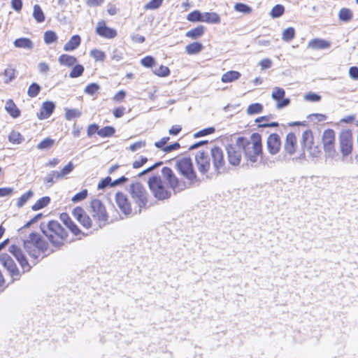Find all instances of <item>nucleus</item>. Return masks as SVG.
<instances>
[{
	"label": "nucleus",
	"instance_id": "obj_63",
	"mask_svg": "<svg viewBox=\"0 0 358 358\" xmlns=\"http://www.w3.org/2000/svg\"><path fill=\"white\" fill-rule=\"evenodd\" d=\"M349 75L353 80H358V67L352 66L349 69Z\"/></svg>",
	"mask_w": 358,
	"mask_h": 358
},
{
	"label": "nucleus",
	"instance_id": "obj_29",
	"mask_svg": "<svg viewBox=\"0 0 358 358\" xmlns=\"http://www.w3.org/2000/svg\"><path fill=\"white\" fill-rule=\"evenodd\" d=\"M58 61L61 65L71 66L77 62V59L73 56L63 54L59 56Z\"/></svg>",
	"mask_w": 358,
	"mask_h": 358
},
{
	"label": "nucleus",
	"instance_id": "obj_1",
	"mask_svg": "<svg viewBox=\"0 0 358 358\" xmlns=\"http://www.w3.org/2000/svg\"><path fill=\"white\" fill-rule=\"evenodd\" d=\"M161 173L162 176H154L148 180L149 188L157 199L164 200L171 197V189L177 193L187 187L186 183L178 179L170 168H162Z\"/></svg>",
	"mask_w": 358,
	"mask_h": 358
},
{
	"label": "nucleus",
	"instance_id": "obj_32",
	"mask_svg": "<svg viewBox=\"0 0 358 358\" xmlns=\"http://www.w3.org/2000/svg\"><path fill=\"white\" fill-rule=\"evenodd\" d=\"M353 17L352 11L346 8H343L340 10L338 13V18L341 21L347 22L352 20Z\"/></svg>",
	"mask_w": 358,
	"mask_h": 358
},
{
	"label": "nucleus",
	"instance_id": "obj_24",
	"mask_svg": "<svg viewBox=\"0 0 358 358\" xmlns=\"http://www.w3.org/2000/svg\"><path fill=\"white\" fill-rule=\"evenodd\" d=\"M5 109L13 118L18 117L20 115V110L12 99H8L6 101Z\"/></svg>",
	"mask_w": 358,
	"mask_h": 358
},
{
	"label": "nucleus",
	"instance_id": "obj_38",
	"mask_svg": "<svg viewBox=\"0 0 358 358\" xmlns=\"http://www.w3.org/2000/svg\"><path fill=\"white\" fill-rule=\"evenodd\" d=\"M285 13V7L281 4L275 5L273 7L270 12V15L272 18H278L281 17Z\"/></svg>",
	"mask_w": 358,
	"mask_h": 358
},
{
	"label": "nucleus",
	"instance_id": "obj_50",
	"mask_svg": "<svg viewBox=\"0 0 358 358\" xmlns=\"http://www.w3.org/2000/svg\"><path fill=\"white\" fill-rule=\"evenodd\" d=\"M57 40V36L55 32L52 31H48L44 34V41L45 43L50 44Z\"/></svg>",
	"mask_w": 358,
	"mask_h": 358
},
{
	"label": "nucleus",
	"instance_id": "obj_44",
	"mask_svg": "<svg viewBox=\"0 0 358 358\" xmlns=\"http://www.w3.org/2000/svg\"><path fill=\"white\" fill-rule=\"evenodd\" d=\"M263 110V106L260 103H256L250 104L247 109L248 115H254L262 113Z\"/></svg>",
	"mask_w": 358,
	"mask_h": 358
},
{
	"label": "nucleus",
	"instance_id": "obj_33",
	"mask_svg": "<svg viewBox=\"0 0 358 358\" xmlns=\"http://www.w3.org/2000/svg\"><path fill=\"white\" fill-rule=\"evenodd\" d=\"M296 31L294 27H288L282 31V39L285 42H290L294 38Z\"/></svg>",
	"mask_w": 358,
	"mask_h": 358
},
{
	"label": "nucleus",
	"instance_id": "obj_10",
	"mask_svg": "<svg viewBox=\"0 0 358 358\" xmlns=\"http://www.w3.org/2000/svg\"><path fill=\"white\" fill-rule=\"evenodd\" d=\"M131 196L140 208L145 207L148 203V193L143 186L136 182L130 186Z\"/></svg>",
	"mask_w": 358,
	"mask_h": 358
},
{
	"label": "nucleus",
	"instance_id": "obj_5",
	"mask_svg": "<svg viewBox=\"0 0 358 358\" xmlns=\"http://www.w3.org/2000/svg\"><path fill=\"white\" fill-rule=\"evenodd\" d=\"M24 248L29 256L37 259L45 249V243L36 233H31L24 240Z\"/></svg>",
	"mask_w": 358,
	"mask_h": 358
},
{
	"label": "nucleus",
	"instance_id": "obj_17",
	"mask_svg": "<svg viewBox=\"0 0 358 358\" xmlns=\"http://www.w3.org/2000/svg\"><path fill=\"white\" fill-rule=\"evenodd\" d=\"M96 33L100 36L110 39L114 38L117 34L115 29L106 26L104 20L98 22L96 28Z\"/></svg>",
	"mask_w": 358,
	"mask_h": 358
},
{
	"label": "nucleus",
	"instance_id": "obj_8",
	"mask_svg": "<svg viewBox=\"0 0 358 358\" xmlns=\"http://www.w3.org/2000/svg\"><path fill=\"white\" fill-rule=\"evenodd\" d=\"M301 144L303 147V152L307 151L312 158L319 157L320 150L317 145L314 144L313 133L310 129L304 131L301 136Z\"/></svg>",
	"mask_w": 358,
	"mask_h": 358
},
{
	"label": "nucleus",
	"instance_id": "obj_7",
	"mask_svg": "<svg viewBox=\"0 0 358 358\" xmlns=\"http://www.w3.org/2000/svg\"><path fill=\"white\" fill-rule=\"evenodd\" d=\"M322 142L325 155L327 157L334 159L338 156L335 148V131L333 129H328L323 131Z\"/></svg>",
	"mask_w": 358,
	"mask_h": 358
},
{
	"label": "nucleus",
	"instance_id": "obj_34",
	"mask_svg": "<svg viewBox=\"0 0 358 358\" xmlns=\"http://www.w3.org/2000/svg\"><path fill=\"white\" fill-rule=\"evenodd\" d=\"M33 17L38 23L45 21V15L39 5L34 6Z\"/></svg>",
	"mask_w": 358,
	"mask_h": 358
},
{
	"label": "nucleus",
	"instance_id": "obj_54",
	"mask_svg": "<svg viewBox=\"0 0 358 358\" xmlns=\"http://www.w3.org/2000/svg\"><path fill=\"white\" fill-rule=\"evenodd\" d=\"M141 64L148 68L152 67L155 64V59L151 56H146L141 60Z\"/></svg>",
	"mask_w": 358,
	"mask_h": 358
},
{
	"label": "nucleus",
	"instance_id": "obj_60",
	"mask_svg": "<svg viewBox=\"0 0 358 358\" xmlns=\"http://www.w3.org/2000/svg\"><path fill=\"white\" fill-rule=\"evenodd\" d=\"M145 145V141H137L129 146V150L132 152L136 151Z\"/></svg>",
	"mask_w": 358,
	"mask_h": 358
},
{
	"label": "nucleus",
	"instance_id": "obj_20",
	"mask_svg": "<svg viewBox=\"0 0 358 358\" xmlns=\"http://www.w3.org/2000/svg\"><path fill=\"white\" fill-rule=\"evenodd\" d=\"M115 200L117 206L125 215L130 214L131 208L127 196L122 192H117L115 195Z\"/></svg>",
	"mask_w": 358,
	"mask_h": 358
},
{
	"label": "nucleus",
	"instance_id": "obj_16",
	"mask_svg": "<svg viewBox=\"0 0 358 358\" xmlns=\"http://www.w3.org/2000/svg\"><path fill=\"white\" fill-rule=\"evenodd\" d=\"M285 94V91L284 89L279 87H275L273 89V92L271 94V97L273 100L277 101V105L276 108L278 109H280L282 108H285L287 106L289 103L290 100L289 99H283Z\"/></svg>",
	"mask_w": 358,
	"mask_h": 358
},
{
	"label": "nucleus",
	"instance_id": "obj_36",
	"mask_svg": "<svg viewBox=\"0 0 358 358\" xmlns=\"http://www.w3.org/2000/svg\"><path fill=\"white\" fill-rule=\"evenodd\" d=\"M50 202V198L49 196H44L39 199L31 207L33 210H38L46 206Z\"/></svg>",
	"mask_w": 358,
	"mask_h": 358
},
{
	"label": "nucleus",
	"instance_id": "obj_15",
	"mask_svg": "<svg viewBox=\"0 0 358 358\" xmlns=\"http://www.w3.org/2000/svg\"><path fill=\"white\" fill-rule=\"evenodd\" d=\"M9 252L16 258L24 272L29 271L31 269V266L28 263L22 250L18 246L15 245H10L9 247Z\"/></svg>",
	"mask_w": 358,
	"mask_h": 358
},
{
	"label": "nucleus",
	"instance_id": "obj_64",
	"mask_svg": "<svg viewBox=\"0 0 358 358\" xmlns=\"http://www.w3.org/2000/svg\"><path fill=\"white\" fill-rule=\"evenodd\" d=\"M111 178L110 177H106L105 179L102 180L98 185L99 189H103L106 187L109 184H111Z\"/></svg>",
	"mask_w": 358,
	"mask_h": 358
},
{
	"label": "nucleus",
	"instance_id": "obj_25",
	"mask_svg": "<svg viewBox=\"0 0 358 358\" xmlns=\"http://www.w3.org/2000/svg\"><path fill=\"white\" fill-rule=\"evenodd\" d=\"M81 38L78 35L73 36L70 40L64 45L65 51H72L76 49L80 44Z\"/></svg>",
	"mask_w": 358,
	"mask_h": 358
},
{
	"label": "nucleus",
	"instance_id": "obj_11",
	"mask_svg": "<svg viewBox=\"0 0 358 358\" xmlns=\"http://www.w3.org/2000/svg\"><path fill=\"white\" fill-rule=\"evenodd\" d=\"M210 156L215 171L217 173L224 171L225 169V160L223 150L217 146H214L210 148Z\"/></svg>",
	"mask_w": 358,
	"mask_h": 358
},
{
	"label": "nucleus",
	"instance_id": "obj_22",
	"mask_svg": "<svg viewBox=\"0 0 358 358\" xmlns=\"http://www.w3.org/2000/svg\"><path fill=\"white\" fill-rule=\"evenodd\" d=\"M331 47V43L322 38H314L308 42V48L313 50H323Z\"/></svg>",
	"mask_w": 358,
	"mask_h": 358
},
{
	"label": "nucleus",
	"instance_id": "obj_45",
	"mask_svg": "<svg viewBox=\"0 0 358 358\" xmlns=\"http://www.w3.org/2000/svg\"><path fill=\"white\" fill-rule=\"evenodd\" d=\"M234 10L237 12H240L244 14H250L252 11V9L250 6L243 3H236L234 6Z\"/></svg>",
	"mask_w": 358,
	"mask_h": 358
},
{
	"label": "nucleus",
	"instance_id": "obj_21",
	"mask_svg": "<svg viewBox=\"0 0 358 358\" xmlns=\"http://www.w3.org/2000/svg\"><path fill=\"white\" fill-rule=\"evenodd\" d=\"M169 139V137H164L160 141L155 142V145L166 153L171 152V151L176 150L180 148V144L178 143L164 146Z\"/></svg>",
	"mask_w": 358,
	"mask_h": 358
},
{
	"label": "nucleus",
	"instance_id": "obj_46",
	"mask_svg": "<svg viewBox=\"0 0 358 358\" xmlns=\"http://www.w3.org/2000/svg\"><path fill=\"white\" fill-rule=\"evenodd\" d=\"M81 116V112L78 109H66L65 113V117L68 120H71L73 118H78Z\"/></svg>",
	"mask_w": 358,
	"mask_h": 358
},
{
	"label": "nucleus",
	"instance_id": "obj_40",
	"mask_svg": "<svg viewBox=\"0 0 358 358\" xmlns=\"http://www.w3.org/2000/svg\"><path fill=\"white\" fill-rule=\"evenodd\" d=\"M33 196L34 192L31 190H29L18 199L16 203V206L18 208L22 207L27 202V201L30 199Z\"/></svg>",
	"mask_w": 358,
	"mask_h": 358
},
{
	"label": "nucleus",
	"instance_id": "obj_48",
	"mask_svg": "<svg viewBox=\"0 0 358 358\" xmlns=\"http://www.w3.org/2000/svg\"><path fill=\"white\" fill-rule=\"evenodd\" d=\"M83 71L84 67L80 64H77L71 70L69 77L72 78H78L83 73Z\"/></svg>",
	"mask_w": 358,
	"mask_h": 358
},
{
	"label": "nucleus",
	"instance_id": "obj_9",
	"mask_svg": "<svg viewBox=\"0 0 358 358\" xmlns=\"http://www.w3.org/2000/svg\"><path fill=\"white\" fill-rule=\"evenodd\" d=\"M338 141L342 157L344 158L350 155L352 153L353 147L352 131L348 129L342 130L339 134Z\"/></svg>",
	"mask_w": 358,
	"mask_h": 358
},
{
	"label": "nucleus",
	"instance_id": "obj_27",
	"mask_svg": "<svg viewBox=\"0 0 358 358\" xmlns=\"http://www.w3.org/2000/svg\"><path fill=\"white\" fill-rule=\"evenodd\" d=\"M15 47L17 48H24L31 50L34 48L33 42L27 38H20L14 41Z\"/></svg>",
	"mask_w": 358,
	"mask_h": 358
},
{
	"label": "nucleus",
	"instance_id": "obj_55",
	"mask_svg": "<svg viewBox=\"0 0 358 358\" xmlns=\"http://www.w3.org/2000/svg\"><path fill=\"white\" fill-rule=\"evenodd\" d=\"M54 178L57 180V173L55 171H51L48 173L43 179V182L45 184H49L51 186L54 182Z\"/></svg>",
	"mask_w": 358,
	"mask_h": 358
},
{
	"label": "nucleus",
	"instance_id": "obj_43",
	"mask_svg": "<svg viewBox=\"0 0 358 358\" xmlns=\"http://www.w3.org/2000/svg\"><path fill=\"white\" fill-rule=\"evenodd\" d=\"M4 83H9L15 78V70L11 67L7 68L3 71Z\"/></svg>",
	"mask_w": 358,
	"mask_h": 358
},
{
	"label": "nucleus",
	"instance_id": "obj_39",
	"mask_svg": "<svg viewBox=\"0 0 358 358\" xmlns=\"http://www.w3.org/2000/svg\"><path fill=\"white\" fill-rule=\"evenodd\" d=\"M8 141L13 144H20L24 138L20 132L12 131L8 136Z\"/></svg>",
	"mask_w": 358,
	"mask_h": 358
},
{
	"label": "nucleus",
	"instance_id": "obj_28",
	"mask_svg": "<svg viewBox=\"0 0 358 358\" xmlns=\"http://www.w3.org/2000/svg\"><path fill=\"white\" fill-rule=\"evenodd\" d=\"M204 31H205V27L202 25H199V26L188 31L185 34V36L187 37L191 38L192 39H196L203 36V34H204Z\"/></svg>",
	"mask_w": 358,
	"mask_h": 358
},
{
	"label": "nucleus",
	"instance_id": "obj_13",
	"mask_svg": "<svg viewBox=\"0 0 358 358\" xmlns=\"http://www.w3.org/2000/svg\"><path fill=\"white\" fill-rule=\"evenodd\" d=\"M242 151L241 145L238 142V139L235 144L229 145L227 147L228 161L231 165H239L242 157Z\"/></svg>",
	"mask_w": 358,
	"mask_h": 358
},
{
	"label": "nucleus",
	"instance_id": "obj_41",
	"mask_svg": "<svg viewBox=\"0 0 358 358\" xmlns=\"http://www.w3.org/2000/svg\"><path fill=\"white\" fill-rule=\"evenodd\" d=\"M187 20L193 22H203V13L199 10H194L187 15Z\"/></svg>",
	"mask_w": 358,
	"mask_h": 358
},
{
	"label": "nucleus",
	"instance_id": "obj_6",
	"mask_svg": "<svg viewBox=\"0 0 358 358\" xmlns=\"http://www.w3.org/2000/svg\"><path fill=\"white\" fill-rule=\"evenodd\" d=\"M176 168L189 182L192 183L196 180V172L194 170L193 164L190 158L182 157L177 159Z\"/></svg>",
	"mask_w": 358,
	"mask_h": 358
},
{
	"label": "nucleus",
	"instance_id": "obj_3",
	"mask_svg": "<svg viewBox=\"0 0 358 358\" xmlns=\"http://www.w3.org/2000/svg\"><path fill=\"white\" fill-rule=\"evenodd\" d=\"M238 142L241 145V148L251 166H257L262 155L261 135L258 133H253L249 138L238 137Z\"/></svg>",
	"mask_w": 358,
	"mask_h": 358
},
{
	"label": "nucleus",
	"instance_id": "obj_58",
	"mask_svg": "<svg viewBox=\"0 0 358 358\" xmlns=\"http://www.w3.org/2000/svg\"><path fill=\"white\" fill-rule=\"evenodd\" d=\"M304 99L308 101L315 102L320 101L321 96L315 93L310 92L304 96Z\"/></svg>",
	"mask_w": 358,
	"mask_h": 358
},
{
	"label": "nucleus",
	"instance_id": "obj_56",
	"mask_svg": "<svg viewBox=\"0 0 358 358\" xmlns=\"http://www.w3.org/2000/svg\"><path fill=\"white\" fill-rule=\"evenodd\" d=\"M87 196V190L83 189L81 192L77 193L72 198V201L74 203L80 201L83 199H85Z\"/></svg>",
	"mask_w": 358,
	"mask_h": 358
},
{
	"label": "nucleus",
	"instance_id": "obj_26",
	"mask_svg": "<svg viewBox=\"0 0 358 358\" xmlns=\"http://www.w3.org/2000/svg\"><path fill=\"white\" fill-rule=\"evenodd\" d=\"M220 15L215 12H206L203 13V22L210 24H219L220 22Z\"/></svg>",
	"mask_w": 358,
	"mask_h": 358
},
{
	"label": "nucleus",
	"instance_id": "obj_23",
	"mask_svg": "<svg viewBox=\"0 0 358 358\" xmlns=\"http://www.w3.org/2000/svg\"><path fill=\"white\" fill-rule=\"evenodd\" d=\"M55 106L51 101H45L43 103L41 112L38 114V117L41 120L48 118L53 113Z\"/></svg>",
	"mask_w": 358,
	"mask_h": 358
},
{
	"label": "nucleus",
	"instance_id": "obj_12",
	"mask_svg": "<svg viewBox=\"0 0 358 358\" xmlns=\"http://www.w3.org/2000/svg\"><path fill=\"white\" fill-rule=\"evenodd\" d=\"M0 262L8 271L13 280H19L20 278V272L17 268L15 262L10 256L6 253L0 255Z\"/></svg>",
	"mask_w": 358,
	"mask_h": 358
},
{
	"label": "nucleus",
	"instance_id": "obj_18",
	"mask_svg": "<svg viewBox=\"0 0 358 358\" xmlns=\"http://www.w3.org/2000/svg\"><path fill=\"white\" fill-rule=\"evenodd\" d=\"M267 150L271 155H276L280 149L281 141L278 134H270L267 138Z\"/></svg>",
	"mask_w": 358,
	"mask_h": 358
},
{
	"label": "nucleus",
	"instance_id": "obj_31",
	"mask_svg": "<svg viewBox=\"0 0 358 358\" xmlns=\"http://www.w3.org/2000/svg\"><path fill=\"white\" fill-rule=\"evenodd\" d=\"M203 49V45L199 42H194L185 47L186 52L189 55L199 53Z\"/></svg>",
	"mask_w": 358,
	"mask_h": 358
},
{
	"label": "nucleus",
	"instance_id": "obj_42",
	"mask_svg": "<svg viewBox=\"0 0 358 358\" xmlns=\"http://www.w3.org/2000/svg\"><path fill=\"white\" fill-rule=\"evenodd\" d=\"M54 144H55L54 139L47 138H45L44 140H43L41 142H40L37 145L36 148L38 150H48V149L51 148Z\"/></svg>",
	"mask_w": 358,
	"mask_h": 358
},
{
	"label": "nucleus",
	"instance_id": "obj_35",
	"mask_svg": "<svg viewBox=\"0 0 358 358\" xmlns=\"http://www.w3.org/2000/svg\"><path fill=\"white\" fill-rule=\"evenodd\" d=\"M73 164L71 162H69L60 171H56L57 180L64 178L73 171Z\"/></svg>",
	"mask_w": 358,
	"mask_h": 358
},
{
	"label": "nucleus",
	"instance_id": "obj_30",
	"mask_svg": "<svg viewBox=\"0 0 358 358\" xmlns=\"http://www.w3.org/2000/svg\"><path fill=\"white\" fill-rule=\"evenodd\" d=\"M241 77V73L236 71H229L224 73L221 78L223 83H231L238 80Z\"/></svg>",
	"mask_w": 358,
	"mask_h": 358
},
{
	"label": "nucleus",
	"instance_id": "obj_59",
	"mask_svg": "<svg viewBox=\"0 0 358 358\" xmlns=\"http://www.w3.org/2000/svg\"><path fill=\"white\" fill-rule=\"evenodd\" d=\"M214 131H215L214 127H208V128L204 129L203 130H201V131L196 132V134H194V137L203 136H206L208 134H213Z\"/></svg>",
	"mask_w": 358,
	"mask_h": 358
},
{
	"label": "nucleus",
	"instance_id": "obj_53",
	"mask_svg": "<svg viewBox=\"0 0 358 358\" xmlns=\"http://www.w3.org/2000/svg\"><path fill=\"white\" fill-rule=\"evenodd\" d=\"M99 89L100 87L99 85L96 83H91L85 87V92L87 94L93 95L96 93Z\"/></svg>",
	"mask_w": 358,
	"mask_h": 358
},
{
	"label": "nucleus",
	"instance_id": "obj_61",
	"mask_svg": "<svg viewBox=\"0 0 358 358\" xmlns=\"http://www.w3.org/2000/svg\"><path fill=\"white\" fill-rule=\"evenodd\" d=\"M69 230L74 234L78 235L80 233V230L78 229L77 225L71 220L69 223H67L66 226Z\"/></svg>",
	"mask_w": 358,
	"mask_h": 358
},
{
	"label": "nucleus",
	"instance_id": "obj_2",
	"mask_svg": "<svg viewBox=\"0 0 358 358\" xmlns=\"http://www.w3.org/2000/svg\"><path fill=\"white\" fill-rule=\"evenodd\" d=\"M90 213L93 220L80 207H76L72 212L73 217L86 229L97 230L106 224L108 216L100 200L95 199L91 201Z\"/></svg>",
	"mask_w": 358,
	"mask_h": 358
},
{
	"label": "nucleus",
	"instance_id": "obj_62",
	"mask_svg": "<svg viewBox=\"0 0 358 358\" xmlns=\"http://www.w3.org/2000/svg\"><path fill=\"white\" fill-rule=\"evenodd\" d=\"M11 6L15 11H20L22 7V0H12Z\"/></svg>",
	"mask_w": 358,
	"mask_h": 358
},
{
	"label": "nucleus",
	"instance_id": "obj_49",
	"mask_svg": "<svg viewBox=\"0 0 358 358\" xmlns=\"http://www.w3.org/2000/svg\"><path fill=\"white\" fill-rule=\"evenodd\" d=\"M154 73L157 76H162V77H166L169 75L170 70L167 66L161 65L158 68H156L153 71Z\"/></svg>",
	"mask_w": 358,
	"mask_h": 358
},
{
	"label": "nucleus",
	"instance_id": "obj_51",
	"mask_svg": "<svg viewBox=\"0 0 358 358\" xmlns=\"http://www.w3.org/2000/svg\"><path fill=\"white\" fill-rule=\"evenodd\" d=\"M41 87L36 83H32L27 91V94L30 97L36 96L40 92Z\"/></svg>",
	"mask_w": 358,
	"mask_h": 358
},
{
	"label": "nucleus",
	"instance_id": "obj_52",
	"mask_svg": "<svg viewBox=\"0 0 358 358\" xmlns=\"http://www.w3.org/2000/svg\"><path fill=\"white\" fill-rule=\"evenodd\" d=\"M90 55L96 60V61H103L106 58L105 53L99 50L94 49L90 52Z\"/></svg>",
	"mask_w": 358,
	"mask_h": 358
},
{
	"label": "nucleus",
	"instance_id": "obj_37",
	"mask_svg": "<svg viewBox=\"0 0 358 358\" xmlns=\"http://www.w3.org/2000/svg\"><path fill=\"white\" fill-rule=\"evenodd\" d=\"M115 129L111 126H106L103 128L99 129L98 135L103 138L111 137L114 135Z\"/></svg>",
	"mask_w": 358,
	"mask_h": 358
},
{
	"label": "nucleus",
	"instance_id": "obj_47",
	"mask_svg": "<svg viewBox=\"0 0 358 358\" xmlns=\"http://www.w3.org/2000/svg\"><path fill=\"white\" fill-rule=\"evenodd\" d=\"M164 0H151L148 3H146L143 8L145 10H155L159 8Z\"/></svg>",
	"mask_w": 358,
	"mask_h": 358
},
{
	"label": "nucleus",
	"instance_id": "obj_19",
	"mask_svg": "<svg viewBox=\"0 0 358 358\" xmlns=\"http://www.w3.org/2000/svg\"><path fill=\"white\" fill-rule=\"evenodd\" d=\"M297 138L294 133H289L285 138L284 143V150L289 155H292L296 150Z\"/></svg>",
	"mask_w": 358,
	"mask_h": 358
},
{
	"label": "nucleus",
	"instance_id": "obj_57",
	"mask_svg": "<svg viewBox=\"0 0 358 358\" xmlns=\"http://www.w3.org/2000/svg\"><path fill=\"white\" fill-rule=\"evenodd\" d=\"M99 131V127L98 124H91L88 126V127L87 129V136L91 137L96 133L98 134Z\"/></svg>",
	"mask_w": 358,
	"mask_h": 358
},
{
	"label": "nucleus",
	"instance_id": "obj_4",
	"mask_svg": "<svg viewBox=\"0 0 358 358\" xmlns=\"http://www.w3.org/2000/svg\"><path fill=\"white\" fill-rule=\"evenodd\" d=\"M40 227L43 234L55 246L62 245L67 237V232L57 221L42 222Z\"/></svg>",
	"mask_w": 358,
	"mask_h": 358
},
{
	"label": "nucleus",
	"instance_id": "obj_14",
	"mask_svg": "<svg viewBox=\"0 0 358 358\" xmlns=\"http://www.w3.org/2000/svg\"><path fill=\"white\" fill-rule=\"evenodd\" d=\"M195 161L199 171L202 173H206L210 168V159L208 153L199 151L195 156Z\"/></svg>",
	"mask_w": 358,
	"mask_h": 358
}]
</instances>
